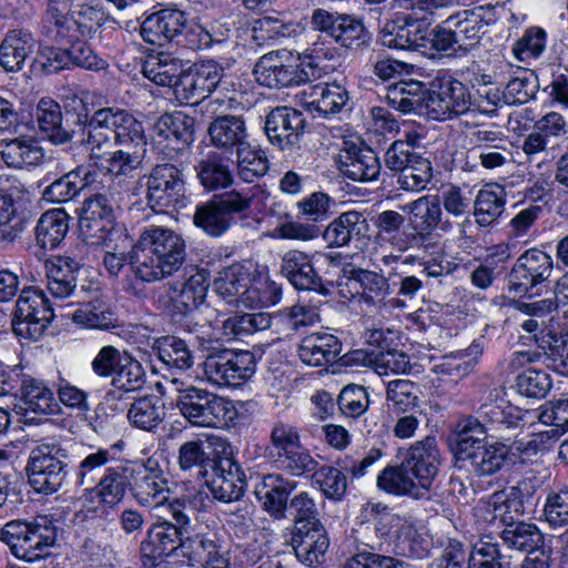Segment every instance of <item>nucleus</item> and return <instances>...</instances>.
I'll list each match as a JSON object with an SVG mask.
<instances>
[{"mask_svg": "<svg viewBox=\"0 0 568 568\" xmlns=\"http://www.w3.org/2000/svg\"><path fill=\"white\" fill-rule=\"evenodd\" d=\"M132 273L135 278L152 283L180 271L186 260L184 239L161 226L144 229L133 244Z\"/></svg>", "mask_w": 568, "mask_h": 568, "instance_id": "nucleus-1", "label": "nucleus"}, {"mask_svg": "<svg viewBox=\"0 0 568 568\" xmlns=\"http://www.w3.org/2000/svg\"><path fill=\"white\" fill-rule=\"evenodd\" d=\"M497 19L491 4L458 11L430 31L432 48L449 57H464L479 43L485 28Z\"/></svg>", "mask_w": 568, "mask_h": 568, "instance_id": "nucleus-2", "label": "nucleus"}, {"mask_svg": "<svg viewBox=\"0 0 568 568\" xmlns=\"http://www.w3.org/2000/svg\"><path fill=\"white\" fill-rule=\"evenodd\" d=\"M253 73L261 85L281 89L313 82L321 77L322 71L314 57L280 50L262 55Z\"/></svg>", "mask_w": 568, "mask_h": 568, "instance_id": "nucleus-3", "label": "nucleus"}, {"mask_svg": "<svg viewBox=\"0 0 568 568\" xmlns=\"http://www.w3.org/2000/svg\"><path fill=\"white\" fill-rule=\"evenodd\" d=\"M38 128L43 139L54 145L68 144L74 136V124L85 119L83 98L67 97L62 106L51 98H42L36 108Z\"/></svg>", "mask_w": 568, "mask_h": 568, "instance_id": "nucleus-4", "label": "nucleus"}, {"mask_svg": "<svg viewBox=\"0 0 568 568\" xmlns=\"http://www.w3.org/2000/svg\"><path fill=\"white\" fill-rule=\"evenodd\" d=\"M251 264H232L219 273L214 281L215 292L227 303L236 306L257 307L275 304L280 300L276 287L261 291L262 283H252Z\"/></svg>", "mask_w": 568, "mask_h": 568, "instance_id": "nucleus-5", "label": "nucleus"}, {"mask_svg": "<svg viewBox=\"0 0 568 568\" xmlns=\"http://www.w3.org/2000/svg\"><path fill=\"white\" fill-rule=\"evenodd\" d=\"M69 454L59 443H41L30 452L27 476L30 486L40 494L57 493L69 474Z\"/></svg>", "mask_w": 568, "mask_h": 568, "instance_id": "nucleus-6", "label": "nucleus"}, {"mask_svg": "<svg viewBox=\"0 0 568 568\" xmlns=\"http://www.w3.org/2000/svg\"><path fill=\"white\" fill-rule=\"evenodd\" d=\"M209 288L206 272L197 270L182 283L169 284L164 308L172 322L186 333H196L200 325L194 313L205 301Z\"/></svg>", "mask_w": 568, "mask_h": 568, "instance_id": "nucleus-7", "label": "nucleus"}, {"mask_svg": "<svg viewBox=\"0 0 568 568\" xmlns=\"http://www.w3.org/2000/svg\"><path fill=\"white\" fill-rule=\"evenodd\" d=\"M252 205L248 193L232 190L196 206L193 223L206 235L220 237L236 222V216H245Z\"/></svg>", "mask_w": 568, "mask_h": 568, "instance_id": "nucleus-8", "label": "nucleus"}, {"mask_svg": "<svg viewBox=\"0 0 568 568\" xmlns=\"http://www.w3.org/2000/svg\"><path fill=\"white\" fill-rule=\"evenodd\" d=\"M142 39L151 44L164 45L172 41L180 43L183 34L197 37L189 40L191 47L207 45L212 38L202 27L187 24L184 12L178 9H162L145 17L140 26Z\"/></svg>", "mask_w": 568, "mask_h": 568, "instance_id": "nucleus-9", "label": "nucleus"}, {"mask_svg": "<svg viewBox=\"0 0 568 568\" xmlns=\"http://www.w3.org/2000/svg\"><path fill=\"white\" fill-rule=\"evenodd\" d=\"M175 405L181 415L192 425L219 427L233 419L231 403L206 389L189 386L176 387Z\"/></svg>", "mask_w": 568, "mask_h": 568, "instance_id": "nucleus-10", "label": "nucleus"}, {"mask_svg": "<svg viewBox=\"0 0 568 568\" xmlns=\"http://www.w3.org/2000/svg\"><path fill=\"white\" fill-rule=\"evenodd\" d=\"M313 30L326 34L341 48L358 52L372 42V33L362 18L326 9H314L311 16Z\"/></svg>", "mask_w": 568, "mask_h": 568, "instance_id": "nucleus-11", "label": "nucleus"}, {"mask_svg": "<svg viewBox=\"0 0 568 568\" xmlns=\"http://www.w3.org/2000/svg\"><path fill=\"white\" fill-rule=\"evenodd\" d=\"M145 186L146 205L156 213H165L183 203L185 180L183 169L165 162L155 164L141 178Z\"/></svg>", "mask_w": 568, "mask_h": 568, "instance_id": "nucleus-12", "label": "nucleus"}, {"mask_svg": "<svg viewBox=\"0 0 568 568\" xmlns=\"http://www.w3.org/2000/svg\"><path fill=\"white\" fill-rule=\"evenodd\" d=\"M53 318V306L44 292L26 287L17 300L11 326L19 338L38 341Z\"/></svg>", "mask_w": 568, "mask_h": 568, "instance_id": "nucleus-13", "label": "nucleus"}, {"mask_svg": "<svg viewBox=\"0 0 568 568\" xmlns=\"http://www.w3.org/2000/svg\"><path fill=\"white\" fill-rule=\"evenodd\" d=\"M80 232L91 245H104L126 236L116 229L112 200L106 193H97L87 197L79 220Z\"/></svg>", "mask_w": 568, "mask_h": 568, "instance_id": "nucleus-14", "label": "nucleus"}, {"mask_svg": "<svg viewBox=\"0 0 568 568\" xmlns=\"http://www.w3.org/2000/svg\"><path fill=\"white\" fill-rule=\"evenodd\" d=\"M255 368L252 352L234 348H212L203 362L206 379L220 387L241 385L254 375Z\"/></svg>", "mask_w": 568, "mask_h": 568, "instance_id": "nucleus-15", "label": "nucleus"}, {"mask_svg": "<svg viewBox=\"0 0 568 568\" xmlns=\"http://www.w3.org/2000/svg\"><path fill=\"white\" fill-rule=\"evenodd\" d=\"M552 270L554 261L549 254L537 248L527 250L516 260L508 274V292L529 297L539 295Z\"/></svg>", "mask_w": 568, "mask_h": 568, "instance_id": "nucleus-16", "label": "nucleus"}, {"mask_svg": "<svg viewBox=\"0 0 568 568\" xmlns=\"http://www.w3.org/2000/svg\"><path fill=\"white\" fill-rule=\"evenodd\" d=\"M426 109L436 120L468 114L471 113V95L467 87L453 77H437L430 83Z\"/></svg>", "mask_w": 568, "mask_h": 568, "instance_id": "nucleus-17", "label": "nucleus"}, {"mask_svg": "<svg viewBox=\"0 0 568 568\" xmlns=\"http://www.w3.org/2000/svg\"><path fill=\"white\" fill-rule=\"evenodd\" d=\"M131 494L143 507H159L169 499V479L159 463L152 458L132 463Z\"/></svg>", "mask_w": 568, "mask_h": 568, "instance_id": "nucleus-18", "label": "nucleus"}, {"mask_svg": "<svg viewBox=\"0 0 568 568\" xmlns=\"http://www.w3.org/2000/svg\"><path fill=\"white\" fill-rule=\"evenodd\" d=\"M224 69L213 60L195 63L182 73L175 87V97L181 103L195 104L209 97L222 82Z\"/></svg>", "mask_w": 568, "mask_h": 568, "instance_id": "nucleus-19", "label": "nucleus"}, {"mask_svg": "<svg viewBox=\"0 0 568 568\" xmlns=\"http://www.w3.org/2000/svg\"><path fill=\"white\" fill-rule=\"evenodd\" d=\"M400 463L428 495L440 466V453L436 438L427 436L410 445Z\"/></svg>", "mask_w": 568, "mask_h": 568, "instance_id": "nucleus-20", "label": "nucleus"}, {"mask_svg": "<svg viewBox=\"0 0 568 568\" xmlns=\"http://www.w3.org/2000/svg\"><path fill=\"white\" fill-rule=\"evenodd\" d=\"M306 124L307 121L301 111L278 106L266 115L264 131L273 145L285 151L300 144Z\"/></svg>", "mask_w": 568, "mask_h": 568, "instance_id": "nucleus-21", "label": "nucleus"}, {"mask_svg": "<svg viewBox=\"0 0 568 568\" xmlns=\"http://www.w3.org/2000/svg\"><path fill=\"white\" fill-rule=\"evenodd\" d=\"M187 534L166 521L152 524L141 541L140 552L144 566L156 567L164 558L182 552V542Z\"/></svg>", "mask_w": 568, "mask_h": 568, "instance_id": "nucleus-22", "label": "nucleus"}, {"mask_svg": "<svg viewBox=\"0 0 568 568\" xmlns=\"http://www.w3.org/2000/svg\"><path fill=\"white\" fill-rule=\"evenodd\" d=\"M315 254L301 250H288L281 258V274L298 291H312L327 295L321 275L314 266Z\"/></svg>", "mask_w": 568, "mask_h": 568, "instance_id": "nucleus-23", "label": "nucleus"}, {"mask_svg": "<svg viewBox=\"0 0 568 568\" xmlns=\"http://www.w3.org/2000/svg\"><path fill=\"white\" fill-rule=\"evenodd\" d=\"M207 487L214 499L222 503L239 501L245 494L247 484L242 467L230 457H219L211 468Z\"/></svg>", "mask_w": 568, "mask_h": 568, "instance_id": "nucleus-24", "label": "nucleus"}, {"mask_svg": "<svg viewBox=\"0 0 568 568\" xmlns=\"http://www.w3.org/2000/svg\"><path fill=\"white\" fill-rule=\"evenodd\" d=\"M532 486L529 480H519L516 485L494 493L488 501L491 507L493 517L497 519L500 527L509 526L511 523L521 521L525 514V503L531 495Z\"/></svg>", "mask_w": 568, "mask_h": 568, "instance_id": "nucleus-25", "label": "nucleus"}, {"mask_svg": "<svg viewBox=\"0 0 568 568\" xmlns=\"http://www.w3.org/2000/svg\"><path fill=\"white\" fill-rule=\"evenodd\" d=\"M296 485L281 474H267L255 485L254 494L263 510L271 517L277 520L284 519L287 516L288 497Z\"/></svg>", "mask_w": 568, "mask_h": 568, "instance_id": "nucleus-26", "label": "nucleus"}, {"mask_svg": "<svg viewBox=\"0 0 568 568\" xmlns=\"http://www.w3.org/2000/svg\"><path fill=\"white\" fill-rule=\"evenodd\" d=\"M291 545L300 562L316 567L325 560L329 538L323 523L292 529Z\"/></svg>", "mask_w": 568, "mask_h": 568, "instance_id": "nucleus-27", "label": "nucleus"}, {"mask_svg": "<svg viewBox=\"0 0 568 568\" xmlns=\"http://www.w3.org/2000/svg\"><path fill=\"white\" fill-rule=\"evenodd\" d=\"M81 264L67 255H53L44 262L47 290L55 300L72 297L78 286Z\"/></svg>", "mask_w": 568, "mask_h": 568, "instance_id": "nucleus-28", "label": "nucleus"}, {"mask_svg": "<svg viewBox=\"0 0 568 568\" xmlns=\"http://www.w3.org/2000/svg\"><path fill=\"white\" fill-rule=\"evenodd\" d=\"M151 351L162 365V369L170 375L172 384H180L175 376L189 371L194 364V356L189 345L182 338L165 335L154 338Z\"/></svg>", "mask_w": 568, "mask_h": 568, "instance_id": "nucleus-29", "label": "nucleus"}, {"mask_svg": "<svg viewBox=\"0 0 568 568\" xmlns=\"http://www.w3.org/2000/svg\"><path fill=\"white\" fill-rule=\"evenodd\" d=\"M207 134L212 146L231 154L250 142L246 120L242 115L215 116L207 126Z\"/></svg>", "mask_w": 568, "mask_h": 568, "instance_id": "nucleus-30", "label": "nucleus"}, {"mask_svg": "<svg viewBox=\"0 0 568 568\" xmlns=\"http://www.w3.org/2000/svg\"><path fill=\"white\" fill-rule=\"evenodd\" d=\"M408 209L415 233L422 234L423 240L433 233H450L455 227L454 221L445 215L436 196H420L410 202Z\"/></svg>", "mask_w": 568, "mask_h": 568, "instance_id": "nucleus-31", "label": "nucleus"}, {"mask_svg": "<svg viewBox=\"0 0 568 568\" xmlns=\"http://www.w3.org/2000/svg\"><path fill=\"white\" fill-rule=\"evenodd\" d=\"M476 413L475 418L491 433V436L498 438H504L505 430L518 427L521 422V417L515 414L519 413V409L493 393L480 404Z\"/></svg>", "mask_w": 568, "mask_h": 568, "instance_id": "nucleus-32", "label": "nucleus"}, {"mask_svg": "<svg viewBox=\"0 0 568 568\" xmlns=\"http://www.w3.org/2000/svg\"><path fill=\"white\" fill-rule=\"evenodd\" d=\"M234 161L217 151H209L194 165L200 185L207 192L230 187L234 182L232 165Z\"/></svg>", "mask_w": 568, "mask_h": 568, "instance_id": "nucleus-33", "label": "nucleus"}, {"mask_svg": "<svg viewBox=\"0 0 568 568\" xmlns=\"http://www.w3.org/2000/svg\"><path fill=\"white\" fill-rule=\"evenodd\" d=\"M381 163L376 153L369 148L347 144L339 154V170L347 179L369 182L378 178Z\"/></svg>", "mask_w": 568, "mask_h": 568, "instance_id": "nucleus-34", "label": "nucleus"}, {"mask_svg": "<svg viewBox=\"0 0 568 568\" xmlns=\"http://www.w3.org/2000/svg\"><path fill=\"white\" fill-rule=\"evenodd\" d=\"M342 352L341 339L327 332H316L305 336L297 349L300 359L314 367L335 363Z\"/></svg>", "mask_w": 568, "mask_h": 568, "instance_id": "nucleus-35", "label": "nucleus"}, {"mask_svg": "<svg viewBox=\"0 0 568 568\" xmlns=\"http://www.w3.org/2000/svg\"><path fill=\"white\" fill-rule=\"evenodd\" d=\"M369 225L363 213L347 211L335 217L323 232L328 247L349 246L366 236Z\"/></svg>", "mask_w": 568, "mask_h": 568, "instance_id": "nucleus-36", "label": "nucleus"}, {"mask_svg": "<svg viewBox=\"0 0 568 568\" xmlns=\"http://www.w3.org/2000/svg\"><path fill=\"white\" fill-rule=\"evenodd\" d=\"M348 99L347 90L335 82L310 85L301 93L302 104L308 111H316L325 116L341 112Z\"/></svg>", "mask_w": 568, "mask_h": 568, "instance_id": "nucleus-37", "label": "nucleus"}, {"mask_svg": "<svg viewBox=\"0 0 568 568\" xmlns=\"http://www.w3.org/2000/svg\"><path fill=\"white\" fill-rule=\"evenodd\" d=\"M346 363L364 364L378 375L408 374L412 371L409 356L403 351L387 348L386 351L356 349L346 355Z\"/></svg>", "mask_w": 568, "mask_h": 568, "instance_id": "nucleus-38", "label": "nucleus"}, {"mask_svg": "<svg viewBox=\"0 0 568 568\" xmlns=\"http://www.w3.org/2000/svg\"><path fill=\"white\" fill-rule=\"evenodd\" d=\"M498 536L504 547L521 555L541 550L545 544V536L539 527L526 520L500 527Z\"/></svg>", "mask_w": 568, "mask_h": 568, "instance_id": "nucleus-39", "label": "nucleus"}, {"mask_svg": "<svg viewBox=\"0 0 568 568\" xmlns=\"http://www.w3.org/2000/svg\"><path fill=\"white\" fill-rule=\"evenodd\" d=\"M132 463L108 467L95 487V495L103 505L113 507L120 504L126 490L131 491Z\"/></svg>", "mask_w": 568, "mask_h": 568, "instance_id": "nucleus-40", "label": "nucleus"}, {"mask_svg": "<svg viewBox=\"0 0 568 568\" xmlns=\"http://www.w3.org/2000/svg\"><path fill=\"white\" fill-rule=\"evenodd\" d=\"M376 485L378 489L397 497L415 500L427 498V494L402 463L386 466L378 474Z\"/></svg>", "mask_w": 568, "mask_h": 568, "instance_id": "nucleus-41", "label": "nucleus"}, {"mask_svg": "<svg viewBox=\"0 0 568 568\" xmlns=\"http://www.w3.org/2000/svg\"><path fill=\"white\" fill-rule=\"evenodd\" d=\"M18 394L26 405V410L42 415L60 410L53 392L40 379L19 374Z\"/></svg>", "mask_w": 568, "mask_h": 568, "instance_id": "nucleus-42", "label": "nucleus"}, {"mask_svg": "<svg viewBox=\"0 0 568 568\" xmlns=\"http://www.w3.org/2000/svg\"><path fill=\"white\" fill-rule=\"evenodd\" d=\"M429 92L420 81H398L388 88L385 101L390 108L405 114L426 108Z\"/></svg>", "mask_w": 568, "mask_h": 568, "instance_id": "nucleus-43", "label": "nucleus"}, {"mask_svg": "<svg viewBox=\"0 0 568 568\" xmlns=\"http://www.w3.org/2000/svg\"><path fill=\"white\" fill-rule=\"evenodd\" d=\"M33 47L34 40L29 31L10 30L0 44V65L8 72L21 70Z\"/></svg>", "mask_w": 568, "mask_h": 568, "instance_id": "nucleus-44", "label": "nucleus"}, {"mask_svg": "<svg viewBox=\"0 0 568 568\" xmlns=\"http://www.w3.org/2000/svg\"><path fill=\"white\" fill-rule=\"evenodd\" d=\"M488 432L475 418L468 415L458 420L454 430L453 452L458 462H465L485 445Z\"/></svg>", "mask_w": 568, "mask_h": 568, "instance_id": "nucleus-45", "label": "nucleus"}, {"mask_svg": "<svg viewBox=\"0 0 568 568\" xmlns=\"http://www.w3.org/2000/svg\"><path fill=\"white\" fill-rule=\"evenodd\" d=\"M165 416L161 399L153 394L134 398L131 403L126 418L134 428L154 433Z\"/></svg>", "mask_w": 568, "mask_h": 568, "instance_id": "nucleus-46", "label": "nucleus"}, {"mask_svg": "<svg viewBox=\"0 0 568 568\" xmlns=\"http://www.w3.org/2000/svg\"><path fill=\"white\" fill-rule=\"evenodd\" d=\"M510 448L508 445L494 442L483 445L467 462L471 471L478 477L493 476L504 469L509 460Z\"/></svg>", "mask_w": 568, "mask_h": 568, "instance_id": "nucleus-47", "label": "nucleus"}, {"mask_svg": "<svg viewBox=\"0 0 568 568\" xmlns=\"http://www.w3.org/2000/svg\"><path fill=\"white\" fill-rule=\"evenodd\" d=\"M405 223V216L397 211L387 210L381 212L375 221L379 234L387 236L393 247L400 252L419 245L423 242V235L418 233L400 231Z\"/></svg>", "mask_w": 568, "mask_h": 568, "instance_id": "nucleus-48", "label": "nucleus"}, {"mask_svg": "<svg viewBox=\"0 0 568 568\" xmlns=\"http://www.w3.org/2000/svg\"><path fill=\"white\" fill-rule=\"evenodd\" d=\"M68 230L69 215L63 209L45 211L34 230L37 244L43 250H53L63 241Z\"/></svg>", "mask_w": 568, "mask_h": 568, "instance_id": "nucleus-49", "label": "nucleus"}, {"mask_svg": "<svg viewBox=\"0 0 568 568\" xmlns=\"http://www.w3.org/2000/svg\"><path fill=\"white\" fill-rule=\"evenodd\" d=\"M57 540V526L48 516H37L32 519L30 534L27 538L26 557L22 560L32 562L49 555Z\"/></svg>", "mask_w": 568, "mask_h": 568, "instance_id": "nucleus-50", "label": "nucleus"}, {"mask_svg": "<svg viewBox=\"0 0 568 568\" xmlns=\"http://www.w3.org/2000/svg\"><path fill=\"white\" fill-rule=\"evenodd\" d=\"M40 33L48 42L67 45L78 40L71 14L49 6L40 22Z\"/></svg>", "mask_w": 568, "mask_h": 568, "instance_id": "nucleus-51", "label": "nucleus"}, {"mask_svg": "<svg viewBox=\"0 0 568 568\" xmlns=\"http://www.w3.org/2000/svg\"><path fill=\"white\" fill-rule=\"evenodd\" d=\"M227 551L216 538L206 534L186 535L182 542V556L193 565L209 566L215 559L224 557Z\"/></svg>", "mask_w": 568, "mask_h": 568, "instance_id": "nucleus-52", "label": "nucleus"}, {"mask_svg": "<svg viewBox=\"0 0 568 568\" xmlns=\"http://www.w3.org/2000/svg\"><path fill=\"white\" fill-rule=\"evenodd\" d=\"M145 383L146 373L143 365L129 354L111 377L113 390H110L108 396L115 397V393H120L118 398L121 399L124 394L143 389Z\"/></svg>", "mask_w": 568, "mask_h": 568, "instance_id": "nucleus-53", "label": "nucleus"}, {"mask_svg": "<svg viewBox=\"0 0 568 568\" xmlns=\"http://www.w3.org/2000/svg\"><path fill=\"white\" fill-rule=\"evenodd\" d=\"M142 72L155 84L172 87L175 90L183 73V65L181 60L172 58L170 54L160 53L144 61Z\"/></svg>", "mask_w": 568, "mask_h": 568, "instance_id": "nucleus-54", "label": "nucleus"}, {"mask_svg": "<svg viewBox=\"0 0 568 568\" xmlns=\"http://www.w3.org/2000/svg\"><path fill=\"white\" fill-rule=\"evenodd\" d=\"M194 118L182 112L165 113L155 123V130L165 140H174L183 151L194 141Z\"/></svg>", "mask_w": 568, "mask_h": 568, "instance_id": "nucleus-55", "label": "nucleus"}, {"mask_svg": "<svg viewBox=\"0 0 568 568\" xmlns=\"http://www.w3.org/2000/svg\"><path fill=\"white\" fill-rule=\"evenodd\" d=\"M217 459L213 456L212 443L200 438L183 443L178 452V464L183 471L199 469L201 474H206Z\"/></svg>", "mask_w": 568, "mask_h": 568, "instance_id": "nucleus-56", "label": "nucleus"}, {"mask_svg": "<svg viewBox=\"0 0 568 568\" xmlns=\"http://www.w3.org/2000/svg\"><path fill=\"white\" fill-rule=\"evenodd\" d=\"M473 204L476 223L479 226H489L505 210V190L500 185L486 186L478 192Z\"/></svg>", "mask_w": 568, "mask_h": 568, "instance_id": "nucleus-57", "label": "nucleus"}, {"mask_svg": "<svg viewBox=\"0 0 568 568\" xmlns=\"http://www.w3.org/2000/svg\"><path fill=\"white\" fill-rule=\"evenodd\" d=\"M72 320L75 324L99 329L114 327L116 322L111 307L101 297L80 304L73 312Z\"/></svg>", "mask_w": 568, "mask_h": 568, "instance_id": "nucleus-58", "label": "nucleus"}, {"mask_svg": "<svg viewBox=\"0 0 568 568\" xmlns=\"http://www.w3.org/2000/svg\"><path fill=\"white\" fill-rule=\"evenodd\" d=\"M343 273L348 281L361 286L366 302L379 303L389 293L388 281L382 274L368 270L354 268L351 265L344 267Z\"/></svg>", "mask_w": 568, "mask_h": 568, "instance_id": "nucleus-59", "label": "nucleus"}, {"mask_svg": "<svg viewBox=\"0 0 568 568\" xmlns=\"http://www.w3.org/2000/svg\"><path fill=\"white\" fill-rule=\"evenodd\" d=\"M236 155V174L240 180L245 183H253L264 176L268 169V160L264 151L252 146L248 142L247 145L242 146L234 152Z\"/></svg>", "mask_w": 568, "mask_h": 568, "instance_id": "nucleus-60", "label": "nucleus"}, {"mask_svg": "<svg viewBox=\"0 0 568 568\" xmlns=\"http://www.w3.org/2000/svg\"><path fill=\"white\" fill-rule=\"evenodd\" d=\"M0 154L8 166L18 169L38 165L44 156L40 146L31 141L20 139L6 142Z\"/></svg>", "mask_w": 568, "mask_h": 568, "instance_id": "nucleus-61", "label": "nucleus"}, {"mask_svg": "<svg viewBox=\"0 0 568 568\" xmlns=\"http://www.w3.org/2000/svg\"><path fill=\"white\" fill-rule=\"evenodd\" d=\"M433 178V166L428 158L418 151L410 163L397 176L399 189L410 192H419L427 187Z\"/></svg>", "mask_w": 568, "mask_h": 568, "instance_id": "nucleus-62", "label": "nucleus"}, {"mask_svg": "<svg viewBox=\"0 0 568 568\" xmlns=\"http://www.w3.org/2000/svg\"><path fill=\"white\" fill-rule=\"evenodd\" d=\"M538 89V78L531 70L519 69L508 80L503 91L504 103L508 105L524 104L530 101Z\"/></svg>", "mask_w": 568, "mask_h": 568, "instance_id": "nucleus-63", "label": "nucleus"}, {"mask_svg": "<svg viewBox=\"0 0 568 568\" xmlns=\"http://www.w3.org/2000/svg\"><path fill=\"white\" fill-rule=\"evenodd\" d=\"M467 568H510V561L501 554L499 544L485 536L473 546Z\"/></svg>", "mask_w": 568, "mask_h": 568, "instance_id": "nucleus-64", "label": "nucleus"}]
</instances>
